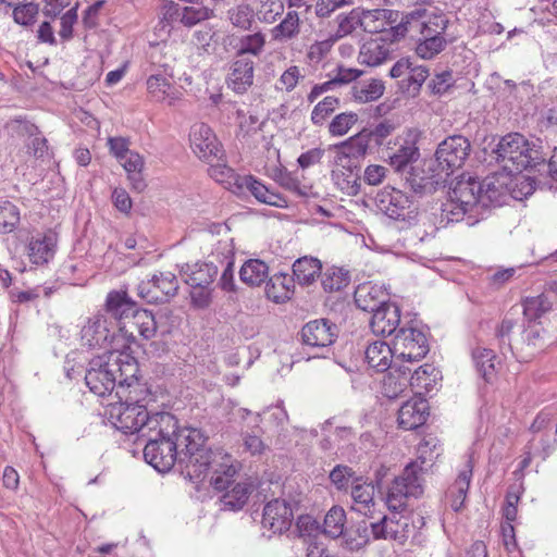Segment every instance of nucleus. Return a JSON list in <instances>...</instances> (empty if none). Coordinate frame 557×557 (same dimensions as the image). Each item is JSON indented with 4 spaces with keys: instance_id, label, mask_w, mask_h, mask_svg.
Masks as SVG:
<instances>
[{
    "instance_id": "f257e3e1",
    "label": "nucleus",
    "mask_w": 557,
    "mask_h": 557,
    "mask_svg": "<svg viewBox=\"0 0 557 557\" xmlns=\"http://www.w3.org/2000/svg\"><path fill=\"white\" fill-rule=\"evenodd\" d=\"M169 430L160 432L154 428L141 440L145 460L159 472L170 471L178 463L190 478L200 479L210 474V483L215 488H224L238 465L233 456L223 449H207L202 432L195 428L177 426V420Z\"/></svg>"
},
{
    "instance_id": "f03ea898",
    "label": "nucleus",
    "mask_w": 557,
    "mask_h": 557,
    "mask_svg": "<svg viewBox=\"0 0 557 557\" xmlns=\"http://www.w3.org/2000/svg\"><path fill=\"white\" fill-rule=\"evenodd\" d=\"M148 396V391L139 383L128 384V389H121L116 397L119 401L107 405L106 416L109 421L123 433L137 434V441L141 440L154 428L169 430L174 423V416L169 412H156L149 414L143 404Z\"/></svg>"
},
{
    "instance_id": "7ed1b4c3",
    "label": "nucleus",
    "mask_w": 557,
    "mask_h": 557,
    "mask_svg": "<svg viewBox=\"0 0 557 557\" xmlns=\"http://www.w3.org/2000/svg\"><path fill=\"white\" fill-rule=\"evenodd\" d=\"M436 437H424L417 447V459L408 463L403 473L389 485L385 498L389 510H403L411 498H419L424 492V474L441 455Z\"/></svg>"
},
{
    "instance_id": "20e7f679",
    "label": "nucleus",
    "mask_w": 557,
    "mask_h": 557,
    "mask_svg": "<svg viewBox=\"0 0 557 557\" xmlns=\"http://www.w3.org/2000/svg\"><path fill=\"white\" fill-rule=\"evenodd\" d=\"M138 364L129 351H109L92 358L85 374L86 385L98 396H106L116 387L119 392L136 384Z\"/></svg>"
},
{
    "instance_id": "39448f33",
    "label": "nucleus",
    "mask_w": 557,
    "mask_h": 557,
    "mask_svg": "<svg viewBox=\"0 0 557 557\" xmlns=\"http://www.w3.org/2000/svg\"><path fill=\"white\" fill-rule=\"evenodd\" d=\"M106 310L120 321V330L129 337V345L135 341L134 329L145 339L154 337L157 321L148 310H141L125 292H111L107 296Z\"/></svg>"
},
{
    "instance_id": "423d86ee",
    "label": "nucleus",
    "mask_w": 557,
    "mask_h": 557,
    "mask_svg": "<svg viewBox=\"0 0 557 557\" xmlns=\"http://www.w3.org/2000/svg\"><path fill=\"white\" fill-rule=\"evenodd\" d=\"M82 345L90 349L109 351H128L129 337L120 330V321L108 311L87 320L81 330Z\"/></svg>"
},
{
    "instance_id": "0eeeda50",
    "label": "nucleus",
    "mask_w": 557,
    "mask_h": 557,
    "mask_svg": "<svg viewBox=\"0 0 557 557\" xmlns=\"http://www.w3.org/2000/svg\"><path fill=\"white\" fill-rule=\"evenodd\" d=\"M495 153L496 160L509 173H520L536 165L537 151L532 149L528 139L519 133L504 136Z\"/></svg>"
},
{
    "instance_id": "6e6552de",
    "label": "nucleus",
    "mask_w": 557,
    "mask_h": 557,
    "mask_svg": "<svg viewBox=\"0 0 557 557\" xmlns=\"http://www.w3.org/2000/svg\"><path fill=\"white\" fill-rule=\"evenodd\" d=\"M449 23L448 16L442 11L429 17L426 25L414 38V53L418 58L430 61L447 48L453 41L447 33Z\"/></svg>"
},
{
    "instance_id": "1a4fd4ad",
    "label": "nucleus",
    "mask_w": 557,
    "mask_h": 557,
    "mask_svg": "<svg viewBox=\"0 0 557 557\" xmlns=\"http://www.w3.org/2000/svg\"><path fill=\"white\" fill-rule=\"evenodd\" d=\"M471 184L465 183L463 177L456 182L449 193V199L443 205L442 216L447 222L467 220L468 225H473L481 214L478 208V198L474 196Z\"/></svg>"
},
{
    "instance_id": "9d476101",
    "label": "nucleus",
    "mask_w": 557,
    "mask_h": 557,
    "mask_svg": "<svg viewBox=\"0 0 557 557\" xmlns=\"http://www.w3.org/2000/svg\"><path fill=\"white\" fill-rule=\"evenodd\" d=\"M357 531L360 540L356 543V547L367 544L371 539L394 540L404 543L409 535V523L408 519L403 516H383L377 522L360 523Z\"/></svg>"
},
{
    "instance_id": "9b49d317",
    "label": "nucleus",
    "mask_w": 557,
    "mask_h": 557,
    "mask_svg": "<svg viewBox=\"0 0 557 557\" xmlns=\"http://www.w3.org/2000/svg\"><path fill=\"white\" fill-rule=\"evenodd\" d=\"M510 176L503 173H494L486 176L482 182L469 176L463 177L465 183L471 184L474 196L478 198V208L480 212L488 207L502 206L509 193Z\"/></svg>"
},
{
    "instance_id": "f8f14e48",
    "label": "nucleus",
    "mask_w": 557,
    "mask_h": 557,
    "mask_svg": "<svg viewBox=\"0 0 557 557\" xmlns=\"http://www.w3.org/2000/svg\"><path fill=\"white\" fill-rule=\"evenodd\" d=\"M392 345L394 347L395 362H417L429 352L425 334L412 326H401L395 334Z\"/></svg>"
},
{
    "instance_id": "ddd939ff",
    "label": "nucleus",
    "mask_w": 557,
    "mask_h": 557,
    "mask_svg": "<svg viewBox=\"0 0 557 557\" xmlns=\"http://www.w3.org/2000/svg\"><path fill=\"white\" fill-rule=\"evenodd\" d=\"M470 151V141L465 136L453 135L445 138L435 151V162L438 170L449 175L461 169Z\"/></svg>"
},
{
    "instance_id": "4468645a",
    "label": "nucleus",
    "mask_w": 557,
    "mask_h": 557,
    "mask_svg": "<svg viewBox=\"0 0 557 557\" xmlns=\"http://www.w3.org/2000/svg\"><path fill=\"white\" fill-rule=\"evenodd\" d=\"M374 202L376 208L394 220L412 219L417 207L410 196L391 186L377 191Z\"/></svg>"
},
{
    "instance_id": "2eb2a0df",
    "label": "nucleus",
    "mask_w": 557,
    "mask_h": 557,
    "mask_svg": "<svg viewBox=\"0 0 557 557\" xmlns=\"http://www.w3.org/2000/svg\"><path fill=\"white\" fill-rule=\"evenodd\" d=\"M398 371L400 372V377L397 382L392 374L384 380L385 395L389 398L397 397V395L404 391L408 382L413 387L426 388L436 380L437 375L436 369L428 363L419 367L412 373L410 368L399 364Z\"/></svg>"
},
{
    "instance_id": "dca6fc26",
    "label": "nucleus",
    "mask_w": 557,
    "mask_h": 557,
    "mask_svg": "<svg viewBox=\"0 0 557 557\" xmlns=\"http://www.w3.org/2000/svg\"><path fill=\"white\" fill-rule=\"evenodd\" d=\"M332 180L346 195L356 196L360 191V165L350 160L341 149H334Z\"/></svg>"
},
{
    "instance_id": "f3484780",
    "label": "nucleus",
    "mask_w": 557,
    "mask_h": 557,
    "mask_svg": "<svg viewBox=\"0 0 557 557\" xmlns=\"http://www.w3.org/2000/svg\"><path fill=\"white\" fill-rule=\"evenodd\" d=\"M190 148L194 153L207 162L222 160L224 151L212 128L205 123H196L189 133Z\"/></svg>"
},
{
    "instance_id": "a211bd4d",
    "label": "nucleus",
    "mask_w": 557,
    "mask_h": 557,
    "mask_svg": "<svg viewBox=\"0 0 557 557\" xmlns=\"http://www.w3.org/2000/svg\"><path fill=\"white\" fill-rule=\"evenodd\" d=\"M171 78L172 75L166 73V69L163 72L158 71L148 76L146 86L151 100L173 107L183 99L182 88L175 86Z\"/></svg>"
},
{
    "instance_id": "6ab92c4d",
    "label": "nucleus",
    "mask_w": 557,
    "mask_h": 557,
    "mask_svg": "<svg viewBox=\"0 0 557 557\" xmlns=\"http://www.w3.org/2000/svg\"><path fill=\"white\" fill-rule=\"evenodd\" d=\"M418 138L419 133L417 129H408L405 136L397 138L396 145H398V148L388 149L387 158L396 171H403L408 164L418 160Z\"/></svg>"
},
{
    "instance_id": "aec40b11",
    "label": "nucleus",
    "mask_w": 557,
    "mask_h": 557,
    "mask_svg": "<svg viewBox=\"0 0 557 557\" xmlns=\"http://www.w3.org/2000/svg\"><path fill=\"white\" fill-rule=\"evenodd\" d=\"M301 337L306 346L327 348L337 337V326L325 319L313 320L304 325Z\"/></svg>"
},
{
    "instance_id": "412c9836",
    "label": "nucleus",
    "mask_w": 557,
    "mask_h": 557,
    "mask_svg": "<svg viewBox=\"0 0 557 557\" xmlns=\"http://www.w3.org/2000/svg\"><path fill=\"white\" fill-rule=\"evenodd\" d=\"M255 61L253 59H239L234 57L230 63L226 76L227 87L235 94L243 95L253 85Z\"/></svg>"
},
{
    "instance_id": "4be33fe9",
    "label": "nucleus",
    "mask_w": 557,
    "mask_h": 557,
    "mask_svg": "<svg viewBox=\"0 0 557 557\" xmlns=\"http://www.w3.org/2000/svg\"><path fill=\"white\" fill-rule=\"evenodd\" d=\"M233 461L238 465L236 472L230 476L224 488H215L216 491L224 492L221 496V504L223 509L239 510L247 503L250 493L253 490V484L248 480H243L234 483L233 478L240 470V462L233 457Z\"/></svg>"
},
{
    "instance_id": "5701e85b",
    "label": "nucleus",
    "mask_w": 557,
    "mask_h": 557,
    "mask_svg": "<svg viewBox=\"0 0 557 557\" xmlns=\"http://www.w3.org/2000/svg\"><path fill=\"white\" fill-rule=\"evenodd\" d=\"M293 520V511L284 499H273L263 508L262 525L273 533H282L289 529Z\"/></svg>"
},
{
    "instance_id": "b1692460",
    "label": "nucleus",
    "mask_w": 557,
    "mask_h": 557,
    "mask_svg": "<svg viewBox=\"0 0 557 557\" xmlns=\"http://www.w3.org/2000/svg\"><path fill=\"white\" fill-rule=\"evenodd\" d=\"M354 298L359 309L372 313L389 301L385 287L372 282L358 285Z\"/></svg>"
},
{
    "instance_id": "393cba45",
    "label": "nucleus",
    "mask_w": 557,
    "mask_h": 557,
    "mask_svg": "<svg viewBox=\"0 0 557 557\" xmlns=\"http://www.w3.org/2000/svg\"><path fill=\"white\" fill-rule=\"evenodd\" d=\"M375 486L372 483L363 481L361 478H355L351 486V509L366 517L373 518L376 511V502L374 499Z\"/></svg>"
},
{
    "instance_id": "a878e982",
    "label": "nucleus",
    "mask_w": 557,
    "mask_h": 557,
    "mask_svg": "<svg viewBox=\"0 0 557 557\" xmlns=\"http://www.w3.org/2000/svg\"><path fill=\"white\" fill-rule=\"evenodd\" d=\"M400 324V309L397 305L387 302L381 306L370 321V327L375 335L388 336L396 334Z\"/></svg>"
},
{
    "instance_id": "bb28decb",
    "label": "nucleus",
    "mask_w": 557,
    "mask_h": 557,
    "mask_svg": "<svg viewBox=\"0 0 557 557\" xmlns=\"http://www.w3.org/2000/svg\"><path fill=\"white\" fill-rule=\"evenodd\" d=\"M245 190H248L258 201L262 203L278 208H284L287 206V200L281 194L270 190L267 186H264L261 182L251 175H245L243 177L236 178L235 191L242 193Z\"/></svg>"
},
{
    "instance_id": "cd10ccee",
    "label": "nucleus",
    "mask_w": 557,
    "mask_h": 557,
    "mask_svg": "<svg viewBox=\"0 0 557 557\" xmlns=\"http://www.w3.org/2000/svg\"><path fill=\"white\" fill-rule=\"evenodd\" d=\"M440 10H428L425 8H414L413 10L403 13L399 23L394 27L395 36L416 38L419 32L428 23L429 17H433Z\"/></svg>"
},
{
    "instance_id": "c85d7f7f",
    "label": "nucleus",
    "mask_w": 557,
    "mask_h": 557,
    "mask_svg": "<svg viewBox=\"0 0 557 557\" xmlns=\"http://www.w3.org/2000/svg\"><path fill=\"white\" fill-rule=\"evenodd\" d=\"M219 272V267L213 260L207 262L186 263L182 267L181 273L184 281L190 287H209Z\"/></svg>"
},
{
    "instance_id": "c756f323",
    "label": "nucleus",
    "mask_w": 557,
    "mask_h": 557,
    "mask_svg": "<svg viewBox=\"0 0 557 557\" xmlns=\"http://www.w3.org/2000/svg\"><path fill=\"white\" fill-rule=\"evenodd\" d=\"M429 406L423 398L406 401L398 410V424L404 430H414L424 424Z\"/></svg>"
},
{
    "instance_id": "7c9ffc66",
    "label": "nucleus",
    "mask_w": 557,
    "mask_h": 557,
    "mask_svg": "<svg viewBox=\"0 0 557 557\" xmlns=\"http://www.w3.org/2000/svg\"><path fill=\"white\" fill-rule=\"evenodd\" d=\"M472 478V465L469 460L463 469H461L455 482L448 487L446 492L447 500L454 511H459L467 498L470 482Z\"/></svg>"
},
{
    "instance_id": "2f4dec72",
    "label": "nucleus",
    "mask_w": 557,
    "mask_h": 557,
    "mask_svg": "<svg viewBox=\"0 0 557 557\" xmlns=\"http://www.w3.org/2000/svg\"><path fill=\"white\" fill-rule=\"evenodd\" d=\"M391 47L392 44L381 37L372 38L361 46L358 60L361 64L377 66L389 58Z\"/></svg>"
},
{
    "instance_id": "473e14b6",
    "label": "nucleus",
    "mask_w": 557,
    "mask_h": 557,
    "mask_svg": "<svg viewBox=\"0 0 557 557\" xmlns=\"http://www.w3.org/2000/svg\"><path fill=\"white\" fill-rule=\"evenodd\" d=\"M295 292V280L285 273L272 275L265 285L267 297L275 304H283L292 298Z\"/></svg>"
},
{
    "instance_id": "72a5a7b5",
    "label": "nucleus",
    "mask_w": 557,
    "mask_h": 557,
    "mask_svg": "<svg viewBox=\"0 0 557 557\" xmlns=\"http://www.w3.org/2000/svg\"><path fill=\"white\" fill-rule=\"evenodd\" d=\"M366 359L371 368L377 372H385L391 368L392 361L395 359L394 347L385 342H374L368 346Z\"/></svg>"
},
{
    "instance_id": "f704fd0d",
    "label": "nucleus",
    "mask_w": 557,
    "mask_h": 557,
    "mask_svg": "<svg viewBox=\"0 0 557 557\" xmlns=\"http://www.w3.org/2000/svg\"><path fill=\"white\" fill-rule=\"evenodd\" d=\"M322 263L314 257H301L293 263V277L300 285H310L321 274Z\"/></svg>"
},
{
    "instance_id": "c9c22d12",
    "label": "nucleus",
    "mask_w": 557,
    "mask_h": 557,
    "mask_svg": "<svg viewBox=\"0 0 557 557\" xmlns=\"http://www.w3.org/2000/svg\"><path fill=\"white\" fill-rule=\"evenodd\" d=\"M385 86L381 79L369 78L356 82L350 89L351 98L359 103L376 101L384 94Z\"/></svg>"
},
{
    "instance_id": "e433bc0d",
    "label": "nucleus",
    "mask_w": 557,
    "mask_h": 557,
    "mask_svg": "<svg viewBox=\"0 0 557 557\" xmlns=\"http://www.w3.org/2000/svg\"><path fill=\"white\" fill-rule=\"evenodd\" d=\"M55 237L52 234H46L33 238L28 245V256L35 264L47 263L55 251Z\"/></svg>"
},
{
    "instance_id": "4c0bfd02",
    "label": "nucleus",
    "mask_w": 557,
    "mask_h": 557,
    "mask_svg": "<svg viewBox=\"0 0 557 557\" xmlns=\"http://www.w3.org/2000/svg\"><path fill=\"white\" fill-rule=\"evenodd\" d=\"M127 173V178L134 190L141 193L147 184L143 175L145 166L144 158L136 151H133L125 159L119 161Z\"/></svg>"
},
{
    "instance_id": "58836bf2",
    "label": "nucleus",
    "mask_w": 557,
    "mask_h": 557,
    "mask_svg": "<svg viewBox=\"0 0 557 557\" xmlns=\"http://www.w3.org/2000/svg\"><path fill=\"white\" fill-rule=\"evenodd\" d=\"M265 35L261 32L244 35L236 45L235 57L239 59L259 58L264 51Z\"/></svg>"
},
{
    "instance_id": "ea45409f",
    "label": "nucleus",
    "mask_w": 557,
    "mask_h": 557,
    "mask_svg": "<svg viewBox=\"0 0 557 557\" xmlns=\"http://www.w3.org/2000/svg\"><path fill=\"white\" fill-rule=\"evenodd\" d=\"M333 149H341L350 158V160H354L360 165L361 160L364 158L369 149L368 129H362L360 133L349 137L345 141L334 145Z\"/></svg>"
},
{
    "instance_id": "a19ab883",
    "label": "nucleus",
    "mask_w": 557,
    "mask_h": 557,
    "mask_svg": "<svg viewBox=\"0 0 557 557\" xmlns=\"http://www.w3.org/2000/svg\"><path fill=\"white\" fill-rule=\"evenodd\" d=\"M239 277L249 286H259L269 277V267L260 259H249L242 265Z\"/></svg>"
},
{
    "instance_id": "79ce46f5",
    "label": "nucleus",
    "mask_w": 557,
    "mask_h": 557,
    "mask_svg": "<svg viewBox=\"0 0 557 557\" xmlns=\"http://www.w3.org/2000/svg\"><path fill=\"white\" fill-rule=\"evenodd\" d=\"M299 32V14L296 11H288L284 18L272 28L271 35L275 41L285 42L295 38Z\"/></svg>"
},
{
    "instance_id": "37998d69",
    "label": "nucleus",
    "mask_w": 557,
    "mask_h": 557,
    "mask_svg": "<svg viewBox=\"0 0 557 557\" xmlns=\"http://www.w3.org/2000/svg\"><path fill=\"white\" fill-rule=\"evenodd\" d=\"M472 360L478 373L485 380L490 381L495 374V366L497 356L491 349L484 347H475L472 350Z\"/></svg>"
},
{
    "instance_id": "c03bdc74",
    "label": "nucleus",
    "mask_w": 557,
    "mask_h": 557,
    "mask_svg": "<svg viewBox=\"0 0 557 557\" xmlns=\"http://www.w3.org/2000/svg\"><path fill=\"white\" fill-rule=\"evenodd\" d=\"M226 20L233 27L246 32L255 23V11L249 3L242 2L226 11Z\"/></svg>"
},
{
    "instance_id": "a18cd8bd",
    "label": "nucleus",
    "mask_w": 557,
    "mask_h": 557,
    "mask_svg": "<svg viewBox=\"0 0 557 557\" xmlns=\"http://www.w3.org/2000/svg\"><path fill=\"white\" fill-rule=\"evenodd\" d=\"M346 513L342 507L333 506L325 515L323 533L331 539H337L344 534Z\"/></svg>"
},
{
    "instance_id": "49530a36",
    "label": "nucleus",
    "mask_w": 557,
    "mask_h": 557,
    "mask_svg": "<svg viewBox=\"0 0 557 557\" xmlns=\"http://www.w3.org/2000/svg\"><path fill=\"white\" fill-rule=\"evenodd\" d=\"M350 282V276L348 271L332 267L326 269V271L322 275V287L325 292L332 293L337 292L346 287Z\"/></svg>"
},
{
    "instance_id": "de8ad7c7",
    "label": "nucleus",
    "mask_w": 557,
    "mask_h": 557,
    "mask_svg": "<svg viewBox=\"0 0 557 557\" xmlns=\"http://www.w3.org/2000/svg\"><path fill=\"white\" fill-rule=\"evenodd\" d=\"M209 260H213L214 263L221 268L234 267L235 261V248L232 239L220 240L211 255Z\"/></svg>"
},
{
    "instance_id": "09e8293b",
    "label": "nucleus",
    "mask_w": 557,
    "mask_h": 557,
    "mask_svg": "<svg viewBox=\"0 0 557 557\" xmlns=\"http://www.w3.org/2000/svg\"><path fill=\"white\" fill-rule=\"evenodd\" d=\"M20 221V211L8 200H0V233H11Z\"/></svg>"
},
{
    "instance_id": "8fccbe9b",
    "label": "nucleus",
    "mask_w": 557,
    "mask_h": 557,
    "mask_svg": "<svg viewBox=\"0 0 557 557\" xmlns=\"http://www.w3.org/2000/svg\"><path fill=\"white\" fill-rule=\"evenodd\" d=\"M214 12L208 7H184L180 13V22L187 27L213 17Z\"/></svg>"
},
{
    "instance_id": "3c124183",
    "label": "nucleus",
    "mask_w": 557,
    "mask_h": 557,
    "mask_svg": "<svg viewBox=\"0 0 557 557\" xmlns=\"http://www.w3.org/2000/svg\"><path fill=\"white\" fill-rule=\"evenodd\" d=\"M151 280L160 288L158 294L162 296L164 302L169 300L170 297L176 295L178 289V281L177 277L172 272H160L159 274H154Z\"/></svg>"
},
{
    "instance_id": "603ef678",
    "label": "nucleus",
    "mask_w": 557,
    "mask_h": 557,
    "mask_svg": "<svg viewBox=\"0 0 557 557\" xmlns=\"http://www.w3.org/2000/svg\"><path fill=\"white\" fill-rule=\"evenodd\" d=\"M545 330L536 320H528L521 334V343H525L528 347L541 348L544 345Z\"/></svg>"
},
{
    "instance_id": "864d4df0",
    "label": "nucleus",
    "mask_w": 557,
    "mask_h": 557,
    "mask_svg": "<svg viewBox=\"0 0 557 557\" xmlns=\"http://www.w3.org/2000/svg\"><path fill=\"white\" fill-rule=\"evenodd\" d=\"M358 122V114L354 112H344L335 115L329 125V132L332 136H344Z\"/></svg>"
},
{
    "instance_id": "5fc2aeb1",
    "label": "nucleus",
    "mask_w": 557,
    "mask_h": 557,
    "mask_svg": "<svg viewBox=\"0 0 557 557\" xmlns=\"http://www.w3.org/2000/svg\"><path fill=\"white\" fill-rule=\"evenodd\" d=\"M339 103L338 98L327 96L315 104L311 112V122L314 125H322L323 122L330 116Z\"/></svg>"
},
{
    "instance_id": "6e6d98bb",
    "label": "nucleus",
    "mask_w": 557,
    "mask_h": 557,
    "mask_svg": "<svg viewBox=\"0 0 557 557\" xmlns=\"http://www.w3.org/2000/svg\"><path fill=\"white\" fill-rule=\"evenodd\" d=\"M355 478H357L355 471L345 465H337L330 472L332 484L339 491L347 490L349 484L352 485Z\"/></svg>"
},
{
    "instance_id": "4d7b16f0",
    "label": "nucleus",
    "mask_w": 557,
    "mask_h": 557,
    "mask_svg": "<svg viewBox=\"0 0 557 557\" xmlns=\"http://www.w3.org/2000/svg\"><path fill=\"white\" fill-rule=\"evenodd\" d=\"M304 78L305 75L301 73V70L296 65H292L282 73L275 87L277 90L290 92L298 85L299 81Z\"/></svg>"
},
{
    "instance_id": "13d9d810",
    "label": "nucleus",
    "mask_w": 557,
    "mask_h": 557,
    "mask_svg": "<svg viewBox=\"0 0 557 557\" xmlns=\"http://www.w3.org/2000/svg\"><path fill=\"white\" fill-rule=\"evenodd\" d=\"M259 20L263 23H274L283 13L284 5L281 0H259Z\"/></svg>"
},
{
    "instance_id": "bf43d9fd",
    "label": "nucleus",
    "mask_w": 557,
    "mask_h": 557,
    "mask_svg": "<svg viewBox=\"0 0 557 557\" xmlns=\"http://www.w3.org/2000/svg\"><path fill=\"white\" fill-rule=\"evenodd\" d=\"M78 3L67 9L60 17L59 36L62 40L67 41L73 37V27L78 20Z\"/></svg>"
},
{
    "instance_id": "052dcab7",
    "label": "nucleus",
    "mask_w": 557,
    "mask_h": 557,
    "mask_svg": "<svg viewBox=\"0 0 557 557\" xmlns=\"http://www.w3.org/2000/svg\"><path fill=\"white\" fill-rule=\"evenodd\" d=\"M550 305L544 295L525 300L523 314L528 320H536L542 313L548 311Z\"/></svg>"
},
{
    "instance_id": "680f3d73",
    "label": "nucleus",
    "mask_w": 557,
    "mask_h": 557,
    "mask_svg": "<svg viewBox=\"0 0 557 557\" xmlns=\"http://www.w3.org/2000/svg\"><path fill=\"white\" fill-rule=\"evenodd\" d=\"M455 84L454 75L450 70L436 73L429 83V88L434 95H443Z\"/></svg>"
},
{
    "instance_id": "e2e57ef3",
    "label": "nucleus",
    "mask_w": 557,
    "mask_h": 557,
    "mask_svg": "<svg viewBox=\"0 0 557 557\" xmlns=\"http://www.w3.org/2000/svg\"><path fill=\"white\" fill-rule=\"evenodd\" d=\"M209 174L216 182L227 184L228 186L234 185L235 187L236 178L242 177L240 175H237L233 169L222 163L211 165V168L209 169Z\"/></svg>"
},
{
    "instance_id": "0e129e2a",
    "label": "nucleus",
    "mask_w": 557,
    "mask_h": 557,
    "mask_svg": "<svg viewBox=\"0 0 557 557\" xmlns=\"http://www.w3.org/2000/svg\"><path fill=\"white\" fill-rule=\"evenodd\" d=\"M37 14L38 7L32 2L15 7L13 10L14 22L23 26L34 24Z\"/></svg>"
},
{
    "instance_id": "69168bd1",
    "label": "nucleus",
    "mask_w": 557,
    "mask_h": 557,
    "mask_svg": "<svg viewBox=\"0 0 557 557\" xmlns=\"http://www.w3.org/2000/svg\"><path fill=\"white\" fill-rule=\"evenodd\" d=\"M429 75V69L425 65L417 64L412 61L407 77L408 88H412L413 91H419Z\"/></svg>"
},
{
    "instance_id": "338daca9",
    "label": "nucleus",
    "mask_w": 557,
    "mask_h": 557,
    "mask_svg": "<svg viewBox=\"0 0 557 557\" xmlns=\"http://www.w3.org/2000/svg\"><path fill=\"white\" fill-rule=\"evenodd\" d=\"M160 288L150 278L148 281H141L137 286L138 296L149 304H161L164 302L162 296L158 294Z\"/></svg>"
},
{
    "instance_id": "774afa93",
    "label": "nucleus",
    "mask_w": 557,
    "mask_h": 557,
    "mask_svg": "<svg viewBox=\"0 0 557 557\" xmlns=\"http://www.w3.org/2000/svg\"><path fill=\"white\" fill-rule=\"evenodd\" d=\"M7 128L20 137H32L39 134V129L35 124L22 119L11 120L7 123Z\"/></svg>"
}]
</instances>
